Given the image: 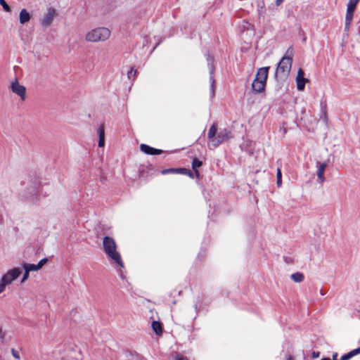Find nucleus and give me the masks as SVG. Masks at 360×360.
Instances as JSON below:
<instances>
[{"instance_id": "obj_9", "label": "nucleus", "mask_w": 360, "mask_h": 360, "mask_svg": "<svg viewBox=\"0 0 360 360\" xmlns=\"http://www.w3.org/2000/svg\"><path fill=\"white\" fill-rule=\"evenodd\" d=\"M207 60L208 62V68L210 70V80L211 82L210 89H211V92H212V95L213 96L214 95V84H215V80H214V76H213L214 70V68L213 65L214 59H213V58H212L210 56L208 55L207 58Z\"/></svg>"}, {"instance_id": "obj_10", "label": "nucleus", "mask_w": 360, "mask_h": 360, "mask_svg": "<svg viewBox=\"0 0 360 360\" xmlns=\"http://www.w3.org/2000/svg\"><path fill=\"white\" fill-rule=\"evenodd\" d=\"M304 70L302 68H300L296 77L297 88L299 91H303L305 88V84L308 82V79L304 78Z\"/></svg>"}, {"instance_id": "obj_24", "label": "nucleus", "mask_w": 360, "mask_h": 360, "mask_svg": "<svg viewBox=\"0 0 360 360\" xmlns=\"http://www.w3.org/2000/svg\"><path fill=\"white\" fill-rule=\"evenodd\" d=\"M23 268L25 269V271H38L39 269L37 266V264H27V263H25L23 264Z\"/></svg>"}, {"instance_id": "obj_14", "label": "nucleus", "mask_w": 360, "mask_h": 360, "mask_svg": "<svg viewBox=\"0 0 360 360\" xmlns=\"http://www.w3.org/2000/svg\"><path fill=\"white\" fill-rule=\"evenodd\" d=\"M266 84L262 81H253L252 84V90L255 94H260L265 90Z\"/></svg>"}, {"instance_id": "obj_34", "label": "nucleus", "mask_w": 360, "mask_h": 360, "mask_svg": "<svg viewBox=\"0 0 360 360\" xmlns=\"http://www.w3.org/2000/svg\"><path fill=\"white\" fill-rule=\"evenodd\" d=\"M29 271H25V273L21 279V283H24L29 278Z\"/></svg>"}, {"instance_id": "obj_3", "label": "nucleus", "mask_w": 360, "mask_h": 360, "mask_svg": "<svg viewBox=\"0 0 360 360\" xmlns=\"http://www.w3.org/2000/svg\"><path fill=\"white\" fill-rule=\"evenodd\" d=\"M110 36V31L108 28L101 27L95 28L89 32L86 35V40L91 42L104 41Z\"/></svg>"}, {"instance_id": "obj_31", "label": "nucleus", "mask_w": 360, "mask_h": 360, "mask_svg": "<svg viewBox=\"0 0 360 360\" xmlns=\"http://www.w3.org/2000/svg\"><path fill=\"white\" fill-rule=\"evenodd\" d=\"M11 353H12L13 356L15 359H20V353H19L18 351H17L15 349L12 348L11 349Z\"/></svg>"}, {"instance_id": "obj_42", "label": "nucleus", "mask_w": 360, "mask_h": 360, "mask_svg": "<svg viewBox=\"0 0 360 360\" xmlns=\"http://www.w3.org/2000/svg\"><path fill=\"white\" fill-rule=\"evenodd\" d=\"M321 360H330V359L328 357H325V358L321 359Z\"/></svg>"}, {"instance_id": "obj_32", "label": "nucleus", "mask_w": 360, "mask_h": 360, "mask_svg": "<svg viewBox=\"0 0 360 360\" xmlns=\"http://www.w3.org/2000/svg\"><path fill=\"white\" fill-rule=\"evenodd\" d=\"M352 357V354L349 352L341 356L340 360H349Z\"/></svg>"}, {"instance_id": "obj_23", "label": "nucleus", "mask_w": 360, "mask_h": 360, "mask_svg": "<svg viewBox=\"0 0 360 360\" xmlns=\"http://www.w3.org/2000/svg\"><path fill=\"white\" fill-rule=\"evenodd\" d=\"M203 162L202 160H199L197 158H194L192 160V169L193 170L198 169L202 165Z\"/></svg>"}, {"instance_id": "obj_1", "label": "nucleus", "mask_w": 360, "mask_h": 360, "mask_svg": "<svg viewBox=\"0 0 360 360\" xmlns=\"http://www.w3.org/2000/svg\"><path fill=\"white\" fill-rule=\"evenodd\" d=\"M232 137L233 136L231 131L227 129H220V130L217 131L216 123H213L212 124L207 133V138L214 148L217 147Z\"/></svg>"}, {"instance_id": "obj_41", "label": "nucleus", "mask_w": 360, "mask_h": 360, "mask_svg": "<svg viewBox=\"0 0 360 360\" xmlns=\"http://www.w3.org/2000/svg\"><path fill=\"white\" fill-rule=\"evenodd\" d=\"M287 360H294V359L291 355H288L287 357Z\"/></svg>"}, {"instance_id": "obj_40", "label": "nucleus", "mask_w": 360, "mask_h": 360, "mask_svg": "<svg viewBox=\"0 0 360 360\" xmlns=\"http://www.w3.org/2000/svg\"><path fill=\"white\" fill-rule=\"evenodd\" d=\"M283 1L284 0H276V5L280 6Z\"/></svg>"}, {"instance_id": "obj_6", "label": "nucleus", "mask_w": 360, "mask_h": 360, "mask_svg": "<svg viewBox=\"0 0 360 360\" xmlns=\"http://www.w3.org/2000/svg\"><path fill=\"white\" fill-rule=\"evenodd\" d=\"M20 274V269L19 268H14L1 276V292L4 291L6 285L11 283V282L15 280Z\"/></svg>"}, {"instance_id": "obj_22", "label": "nucleus", "mask_w": 360, "mask_h": 360, "mask_svg": "<svg viewBox=\"0 0 360 360\" xmlns=\"http://www.w3.org/2000/svg\"><path fill=\"white\" fill-rule=\"evenodd\" d=\"M177 174H184L188 176L190 178H194V174L190 169L186 168H178Z\"/></svg>"}, {"instance_id": "obj_8", "label": "nucleus", "mask_w": 360, "mask_h": 360, "mask_svg": "<svg viewBox=\"0 0 360 360\" xmlns=\"http://www.w3.org/2000/svg\"><path fill=\"white\" fill-rule=\"evenodd\" d=\"M11 91L19 96L22 101H25L26 98V88L18 83L17 80H15L11 84Z\"/></svg>"}, {"instance_id": "obj_39", "label": "nucleus", "mask_w": 360, "mask_h": 360, "mask_svg": "<svg viewBox=\"0 0 360 360\" xmlns=\"http://www.w3.org/2000/svg\"><path fill=\"white\" fill-rule=\"evenodd\" d=\"M283 259L286 263L292 262V260L290 258H288V257H283Z\"/></svg>"}, {"instance_id": "obj_19", "label": "nucleus", "mask_w": 360, "mask_h": 360, "mask_svg": "<svg viewBox=\"0 0 360 360\" xmlns=\"http://www.w3.org/2000/svg\"><path fill=\"white\" fill-rule=\"evenodd\" d=\"M124 354L128 360H138L139 358V355L137 352L131 350H126Z\"/></svg>"}, {"instance_id": "obj_36", "label": "nucleus", "mask_w": 360, "mask_h": 360, "mask_svg": "<svg viewBox=\"0 0 360 360\" xmlns=\"http://www.w3.org/2000/svg\"><path fill=\"white\" fill-rule=\"evenodd\" d=\"M162 153V150L160 149L154 148L153 155H160Z\"/></svg>"}, {"instance_id": "obj_20", "label": "nucleus", "mask_w": 360, "mask_h": 360, "mask_svg": "<svg viewBox=\"0 0 360 360\" xmlns=\"http://www.w3.org/2000/svg\"><path fill=\"white\" fill-rule=\"evenodd\" d=\"M140 148H141V150L142 152H143L144 153H146V154L153 155L154 148H153V147H151L150 146H148L146 144L142 143L140 146Z\"/></svg>"}, {"instance_id": "obj_25", "label": "nucleus", "mask_w": 360, "mask_h": 360, "mask_svg": "<svg viewBox=\"0 0 360 360\" xmlns=\"http://www.w3.org/2000/svg\"><path fill=\"white\" fill-rule=\"evenodd\" d=\"M276 184L278 187H281L282 185V173L280 168H278L276 172Z\"/></svg>"}, {"instance_id": "obj_26", "label": "nucleus", "mask_w": 360, "mask_h": 360, "mask_svg": "<svg viewBox=\"0 0 360 360\" xmlns=\"http://www.w3.org/2000/svg\"><path fill=\"white\" fill-rule=\"evenodd\" d=\"M137 71L131 68L130 70L127 72V77L129 79H132L133 81L135 79L136 77Z\"/></svg>"}, {"instance_id": "obj_12", "label": "nucleus", "mask_w": 360, "mask_h": 360, "mask_svg": "<svg viewBox=\"0 0 360 360\" xmlns=\"http://www.w3.org/2000/svg\"><path fill=\"white\" fill-rule=\"evenodd\" d=\"M359 0H349L347 4L346 17H347V20H352L354 17V13L356 7V4H358Z\"/></svg>"}, {"instance_id": "obj_30", "label": "nucleus", "mask_w": 360, "mask_h": 360, "mask_svg": "<svg viewBox=\"0 0 360 360\" xmlns=\"http://www.w3.org/2000/svg\"><path fill=\"white\" fill-rule=\"evenodd\" d=\"M47 262H48V259H46V258H44V259H41V260L38 262V264H37V267H38L39 270V269H41V268L44 264H46L47 263Z\"/></svg>"}, {"instance_id": "obj_15", "label": "nucleus", "mask_w": 360, "mask_h": 360, "mask_svg": "<svg viewBox=\"0 0 360 360\" xmlns=\"http://www.w3.org/2000/svg\"><path fill=\"white\" fill-rule=\"evenodd\" d=\"M320 113L319 117L320 119L323 120L324 122L327 123L328 122V115H327V103L326 100H323V98L320 102Z\"/></svg>"}, {"instance_id": "obj_28", "label": "nucleus", "mask_w": 360, "mask_h": 360, "mask_svg": "<svg viewBox=\"0 0 360 360\" xmlns=\"http://www.w3.org/2000/svg\"><path fill=\"white\" fill-rule=\"evenodd\" d=\"M178 168H169V169H165L162 171V174H177Z\"/></svg>"}, {"instance_id": "obj_21", "label": "nucleus", "mask_w": 360, "mask_h": 360, "mask_svg": "<svg viewBox=\"0 0 360 360\" xmlns=\"http://www.w3.org/2000/svg\"><path fill=\"white\" fill-rule=\"evenodd\" d=\"M290 278L293 281H295L296 283H300V282L303 281L304 276L303 274L300 273V272H296V273L291 274Z\"/></svg>"}, {"instance_id": "obj_7", "label": "nucleus", "mask_w": 360, "mask_h": 360, "mask_svg": "<svg viewBox=\"0 0 360 360\" xmlns=\"http://www.w3.org/2000/svg\"><path fill=\"white\" fill-rule=\"evenodd\" d=\"M57 15L58 12L54 8H49L47 12L39 20L41 25L45 28L49 27Z\"/></svg>"}, {"instance_id": "obj_2", "label": "nucleus", "mask_w": 360, "mask_h": 360, "mask_svg": "<svg viewBox=\"0 0 360 360\" xmlns=\"http://www.w3.org/2000/svg\"><path fill=\"white\" fill-rule=\"evenodd\" d=\"M103 247L105 253L114 263L117 264L121 268L124 267L121 255L116 250L117 245L112 238L105 236L103 239Z\"/></svg>"}, {"instance_id": "obj_33", "label": "nucleus", "mask_w": 360, "mask_h": 360, "mask_svg": "<svg viewBox=\"0 0 360 360\" xmlns=\"http://www.w3.org/2000/svg\"><path fill=\"white\" fill-rule=\"evenodd\" d=\"M352 20H347V17L345 16V30H349Z\"/></svg>"}, {"instance_id": "obj_4", "label": "nucleus", "mask_w": 360, "mask_h": 360, "mask_svg": "<svg viewBox=\"0 0 360 360\" xmlns=\"http://www.w3.org/2000/svg\"><path fill=\"white\" fill-rule=\"evenodd\" d=\"M27 186V191L23 196L30 202L35 203L38 200L39 182L36 179H30L27 183L24 181L22 184Z\"/></svg>"}, {"instance_id": "obj_5", "label": "nucleus", "mask_w": 360, "mask_h": 360, "mask_svg": "<svg viewBox=\"0 0 360 360\" xmlns=\"http://www.w3.org/2000/svg\"><path fill=\"white\" fill-rule=\"evenodd\" d=\"M292 63V57L290 56L285 55L281 61L278 63L274 77L277 78L278 75L285 77L287 76L291 69Z\"/></svg>"}, {"instance_id": "obj_37", "label": "nucleus", "mask_w": 360, "mask_h": 360, "mask_svg": "<svg viewBox=\"0 0 360 360\" xmlns=\"http://www.w3.org/2000/svg\"><path fill=\"white\" fill-rule=\"evenodd\" d=\"M319 355H320V352H315V351H314V352H312V357H313V358H318V357L319 356Z\"/></svg>"}, {"instance_id": "obj_38", "label": "nucleus", "mask_w": 360, "mask_h": 360, "mask_svg": "<svg viewBox=\"0 0 360 360\" xmlns=\"http://www.w3.org/2000/svg\"><path fill=\"white\" fill-rule=\"evenodd\" d=\"M193 171H194V172H193L194 177L195 176L196 178H199L200 174V172H199L198 169H195V170H193Z\"/></svg>"}, {"instance_id": "obj_43", "label": "nucleus", "mask_w": 360, "mask_h": 360, "mask_svg": "<svg viewBox=\"0 0 360 360\" xmlns=\"http://www.w3.org/2000/svg\"><path fill=\"white\" fill-rule=\"evenodd\" d=\"M290 48H289L288 50H287V53L289 52Z\"/></svg>"}, {"instance_id": "obj_27", "label": "nucleus", "mask_w": 360, "mask_h": 360, "mask_svg": "<svg viewBox=\"0 0 360 360\" xmlns=\"http://www.w3.org/2000/svg\"><path fill=\"white\" fill-rule=\"evenodd\" d=\"M172 358V360H188L187 357H186L181 354H179L177 352H175L174 354H173Z\"/></svg>"}, {"instance_id": "obj_13", "label": "nucleus", "mask_w": 360, "mask_h": 360, "mask_svg": "<svg viewBox=\"0 0 360 360\" xmlns=\"http://www.w3.org/2000/svg\"><path fill=\"white\" fill-rule=\"evenodd\" d=\"M327 165L326 162H316L317 178L321 184L325 181L324 172Z\"/></svg>"}, {"instance_id": "obj_11", "label": "nucleus", "mask_w": 360, "mask_h": 360, "mask_svg": "<svg viewBox=\"0 0 360 360\" xmlns=\"http://www.w3.org/2000/svg\"><path fill=\"white\" fill-rule=\"evenodd\" d=\"M270 67H263L258 69L255 80L262 81L266 84Z\"/></svg>"}, {"instance_id": "obj_17", "label": "nucleus", "mask_w": 360, "mask_h": 360, "mask_svg": "<svg viewBox=\"0 0 360 360\" xmlns=\"http://www.w3.org/2000/svg\"><path fill=\"white\" fill-rule=\"evenodd\" d=\"M98 146L99 148H102L105 146V129H104L103 125H101L98 127Z\"/></svg>"}, {"instance_id": "obj_35", "label": "nucleus", "mask_w": 360, "mask_h": 360, "mask_svg": "<svg viewBox=\"0 0 360 360\" xmlns=\"http://www.w3.org/2000/svg\"><path fill=\"white\" fill-rule=\"evenodd\" d=\"M350 353L352 354V357L360 354V347L350 351Z\"/></svg>"}, {"instance_id": "obj_18", "label": "nucleus", "mask_w": 360, "mask_h": 360, "mask_svg": "<svg viewBox=\"0 0 360 360\" xmlns=\"http://www.w3.org/2000/svg\"><path fill=\"white\" fill-rule=\"evenodd\" d=\"M152 328L153 331L158 335H160L162 333V326L160 321H153L152 322Z\"/></svg>"}, {"instance_id": "obj_16", "label": "nucleus", "mask_w": 360, "mask_h": 360, "mask_svg": "<svg viewBox=\"0 0 360 360\" xmlns=\"http://www.w3.org/2000/svg\"><path fill=\"white\" fill-rule=\"evenodd\" d=\"M31 19V15L30 13L25 9L23 8L20 12L19 15V21L22 25H25Z\"/></svg>"}, {"instance_id": "obj_29", "label": "nucleus", "mask_w": 360, "mask_h": 360, "mask_svg": "<svg viewBox=\"0 0 360 360\" xmlns=\"http://www.w3.org/2000/svg\"><path fill=\"white\" fill-rule=\"evenodd\" d=\"M1 7L3 8V9L8 12V13H11V7L9 6V5L5 1V0H1Z\"/></svg>"}]
</instances>
